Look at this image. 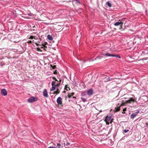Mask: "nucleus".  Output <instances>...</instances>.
Listing matches in <instances>:
<instances>
[{
  "instance_id": "1",
  "label": "nucleus",
  "mask_w": 148,
  "mask_h": 148,
  "mask_svg": "<svg viewBox=\"0 0 148 148\" xmlns=\"http://www.w3.org/2000/svg\"><path fill=\"white\" fill-rule=\"evenodd\" d=\"M103 56H111V57H115L117 58H121V57L120 56L118 55H114L113 54H110L108 53H107L104 54H101L100 56H99L97 57V58H99L100 59H101L103 57Z\"/></svg>"
},
{
  "instance_id": "2",
  "label": "nucleus",
  "mask_w": 148,
  "mask_h": 148,
  "mask_svg": "<svg viewBox=\"0 0 148 148\" xmlns=\"http://www.w3.org/2000/svg\"><path fill=\"white\" fill-rule=\"evenodd\" d=\"M135 100L132 98H130L128 100L126 101L125 102H124L123 101H122V103L119 106L120 107L124 105L125 103H134Z\"/></svg>"
},
{
  "instance_id": "3",
  "label": "nucleus",
  "mask_w": 148,
  "mask_h": 148,
  "mask_svg": "<svg viewBox=\"0 0 148 148\" xmlns=\"http://www.w3.org/2000/svg\"><path fill=\"white\" fill-rule=\"evenodd\" d=\"M123 23V22H122L121 21L119 20V22L115 23L114 25L116 26H119V28L121 29L122 28V25Z\"/></svg>"
},
{
  "instance_id": "4",
  "label": "nucleus",
  "mask_w": 148,
  "mask_h": 148,
  "mask_svg": "<svg viewBox=\"0 0 148 148\" xmlns=\"http://www.w3.org/2000/svg\"><path fill=\"white\" fill-rule=\"evenodd\" d=\"M37 100V98L36 97H32L28 100V101L30 103H32L36 101Z\"/></svg>"
},
{
  "instance_id": "5",
  "label": "nucleus",
  "mask_w": 148,
  "mask_h": 148,
  "mask_svg": "<svg viewBox=\"0 0 148 148\" xmlns=\"http://www.w3.org/2000/svg\"><path fill=\"white\" fill-rule=\"evenodd\" d=\"M111 117L110 116H107L106 117L105 119V121L106 122V124L107 125H109V122L110 121Z\"/></svg>"
},
{
  "instance_id": "6",
  "label": "nucleus",
  "mask_w": 148,
  "mask_h": 148,
  "mask_svg": "<svg viewBox=\"0 0 148 148\" xmlns=\"http://www.w3.org/2000/svg\"><path fill=\"white\" fill-rule=\"evenodd\" d=\"M1 93L2 95L3 96H5L7 94V92L5 89H3L1 90Z\"/></svg>"
},
{
  "instance_id": "7",
  "label": "nucleus",
  "mask_w": 148,
  "mask_h": 148,
  "mask_svg": "<svg viewBox=\"0 0 148 148\" xmlns=\"http://www.w3.org/2000/svg\"><path fill=\"white\" fill-rule=\"evenodd\" d=\"M57 102L58 105H62V98L61 97H58L57 100Z\"/></svg>"
},
{
  "instance_id": "8",
  "label": "nucleus",
  "mask_w": 148,
  "mask_h": 148,
  "mask_svg": "<svg viewBox=\"0 0 148 148\" xmlns=\"http://www.w3.org/2000/svg\"><path fill=\"white\" fill-rule=\"evenodd\" d=\"M139 113V111H138L132 114L130 116V118L132 119H133Z\"/></svg>"
},
{
  "instance_id": "9",
  "label": "nucleus",
  "mask_w": 148,
  "mask_h": 148,
  "mask_svg": "<svg viewBox=\"0 0 148 148\" xmlns=\"http://www.w3.org/2000/svg\"><path fill=\"white\" fill-rule=\"evenodd\" d=\"M43 95L46 97H48V95L46 89H45L43 92Z\"/></svg>"
},
{
  "instance_id": "10",
  "label": "nucleus",
  "mask_w": 148,
  "mask_h": 148,
  "mask_svg": "<svg viewBox=\"0 0 148 148\" xmlns=\"http://www.w3.org/2000/svg\"><path fill=\"white\" fill-rule=\"evenodd\" d=\"M87 94L88 95H91L93 94V90L91 88L89 89L87 92Z\"/></svg>"
},
{
  "instance_id": "11",
  "label": "nucleus",
  "mask_w": 148,
  "mask_h": 148,
  "mask_svg": "<svg viewBox=\"0 0 148 148\" xmlns=\"http://www.w3.org/2000/svg\"><path fill=\"white\" fill-rule=\"evenodd\" d=\"M73 2L76 3L77 4H80L81 3L79 0H73Z\"/></svg>"
},
{
  "instance_id": "12",
  "label": "nucleus",
  "mask_w": 148,
  "mask_h": 148,
  "mask_svg": "<svg viewBox=\"0 0 148 148\" xmlns=\"http://www.w3.org/2000/svg\"><path fill=\"white\" fill-rule=\"evenodd\" d=\"M52 85H53L54 86H58L59 85V84H56V82H55L53 81L52 82Z\"/></svg>"
},
{
  "instance_id": "13",
  "label": "nucleus",
  "mask_w": 148,
  "mask_h": 148,
  "mask_svg": "<svg viewBox=\"0 0 148 148\" xmlns=\"http://www.w3.org/2000/svg\"><path fill=\"white\" fill-rule=\"evenodd\" d=\"M47 38L48 39L50 40H53V38L51 37V36L50 35H48L47 36Z\"/></svg>"
},
{
  "instance_id": "14",
  "label": "nucleus",
  "mask_w": 148,
  "mask_h": 148,
  "mask_svg": "<svg viewBox=\"0 0 148 148\" xmlns=\"http://www.w3.org/2000/svg\"><path fill=\"white\" fill-rule=\"evenodd\" d=\"M120 107L118 108V107H116L115 108V109L114 110V112H118V111H119L120 110Z\"/></svg>"
},
{
  "instance_id": "15",
  "label": "nucleus",
  "mask_w": 148,
  "mask_h": 148,
  "mask_svg": "<svg viewBox=\"0 0 148 148\" xmlns=\"http://www.w3.org/2000/svg\"><path fill=\"white\" fill-rule=\"evenodd\" d=\"M52 88L50 89L51 91H53L54 90H55L56 89V86H54L53 85H52Z\"/></svg>"
},
{
  "instance_id": "16",
  "label": "nucleus",
  "mask_w": 148,
  "mask_h": 148,
  "mask_svg": "<svg viewBox=\"0 0 148 148\" xmlns=\"http://www.w3.org/2000/svg\"><path fill=\"white\" fill-rule=\"evenodd\" d=\"M74 93L73 92L69 93L68 95V97L69 98H70V97H71L73 95H74Z\"/></svg>"
},
{
  "instance_id": "17",
  "label": "nucleus",
  "mask_w": 148,
  "mask_h": 148,
  "mask_svg": "<svg viewBox=\"0 0 148 148\" xmlns=\"http://www.w3.org/2000/svg\"><path fill=\"white\" fill-rule=\"evenodd\" d=\"M60 93L59 91V89H57V90L54 92L53 94H58Z\"/></svg>"
},
{
  "instance_id": "18",
  "label": "nucleus",
  "mask_w": 148,
  "mask_h": 148,
  "mask_svg": "<svg viewBox=\"0 0 148 148\" xmlns=\"http://www.w3.org/2000/svg\"><path fill=\"white\" fill-rule=\"evenodd\" d=\"M106 4L109 7H111V6H112V5L110 3H109V2H107L106 3Z\"/></svg>"
},
{
  "instance_id": "19",
  "label": "nucleus",
  "mask_w": 148,
  "mask_h": 148,
  "mask_svg": "<svg viewBox=\"0 0 148 148\" xmlns=\"http://www.w3.org/2000/svg\"><path fill=\"white\" fill-rule=\"evenodd\" d=\"M81 99L82 100V101L83 102H85V101H86V100H87V99H85L83 97H82L81 98Z\"/></svg>"
},
{
  "instance_id": "20",
  "label": "nucleus",
  "mask_w": 148,
  "mask_h": 148,
  "mask_svg": "<svg viewBox=\"0 0 148 148\" xmlns=\"http://www.w3.org/2000/svg\"><path fill=\"white\" fill-rule=\"evenodd\" d=\"M86 95V93L84 92H82L81 94V96H83Z\"/></svg>"
},
{
  "instance_id": "21",
  "label": "nucleus",
  "mask_w": 148,
  "mask_h": 148,
  "mask_svg": "<svg viewBox=\"0 0 148 148\" xmlns=\"http://www.w3.org/2000/svg\"><path fill=\"white\" fill-rule=\"evenodd\" d=\"M113 79L112 78H111L108 77L107 80V81H111Z\"/></svg>"
},
{
  "instance_id": "22",
  "label": "nucleus",
  "mask_w": 148,
  "mask_h": 148,
  "mask_svg": "<svg viewBox=\"0 0 148 148\" xmlns=\"http://www.w3.org/2000/svg\"><path fill=\"white\" fill-rule=\"evenodd\" d=\"M36 49L37 51H41V50H40V48L39 47H37Z\"/></svg>"
},
{
  "instance_id": "23",
  "label": "nucleus",
  "mask_w": 148,
  "mask_h": 148,
  "mask_svg": "<svg viewBox=\"0 0 148 148\" xmlns=\"http://www.w3.org/2000/svg\"><path fill=\"white\" fill-rule=\"evenodd\" d=\"M52 78L53 80H54L56 81H58L56 79L55 77H53Z\"/></svg>"
},
{
  "instance_id": "24",
  "label": "nucleus",
  "mask_w": 148,
  "mask_h": 148,
  "mask_svg": "<svg viewBox=\"0 0 148 148\" xmlns=\"http://www.w3.org/2000/svg\"><path fill=\"white\" fill-rule=\"evenodd\" d=\"M129 130H124V132H125V133H126V132H128V131H129Z\"/></svg>"
},
{
  "instance_id": "25",
  "label": "nucleus",
  "mask_w": 148,
  "mask_h": 148,
  "mask_svg": "<svg viewBox=\"0 0 148 148\" xmlns=\"http://www.w3.org/2000/svg\"><path fill=\"white\" fill-rule=\"evenodd\" d=\"M46 47L45 46H44L43 45H42V46L40 47L41 48H43V47L44 48V49H45V47Z\"/></svg>"
},
{
  "instance_id": "26",
  "label": "nucleus",
  "mask_w": 148,
  "mask_h": 148,
  "mask_svg": "<svg viewBox=\"0 0 148 148\" xmlns=\"http://www.w3.org/2000/svg\"><path fill=\"white\" fill-rule=\"evenodd\" d=\"M32 42V41L31 40H29L27 41V43H31Z\"/></svg>"
},
{
  "instance_id": "27",
  "label": "nucleus",
  "mask_w": 148,
  "mask_h": 148,
  "mask_svg": "<svg viewBox=\"0 0 148 148\" xmlns=\"http://www.w3.org/2000/svg\"><path fill=\"white\" fill-rule=\"evenodd\" d=\"M57 146L58 147H60L61 146V144L60 143L57 144Z\"/></svg>"
},
{
  "instance_id": "28",
  "label": "nucleus",
  "mask_w": 148,
  "mask_h": 148,
  "mask_svg": "<svg viewBox=\"0 0 148 148\" xmlns=\"http://www.w3.org/2000/svg\"><path fill=\"white\" fill-rule=\"evenodd\" d=\"M126 108H125L123 110V112H124L125 111H126Z\"/></svg>"
},
{
  "instance_id": "29",
  "label": "nucleus",
  "mask_w": 148,
  "mask_h": 148,
  "mask_svg": "<svg viewBox=\"0 0 148 148\" xmlns=\"http://www.w3.org/2000/svg\"><path fill=\"white\" fill-rule=\"evenodd\" d=\"M33 37L32 36H31V37L29 38V39H33Z\"/></svg>"
},
{
  "instance_id": "30",
  "label": "nucleus",
  "mask_w": 148,
  "mask_h": 148,
  "mask_svg": "<svg viewBox=\"0 0 148 148\" xmlns=\"http://www.w3.org/2000/svg\"><path fill=\"white\" fill-rule=\"evenodd\" d=\"M35 44L37 46H38L39 45V44H38L37 43H35Z\"/></svg>"
},
{
  "instance_id": "31",
  "label": "nucleus",
  "mask_w": 148,
  "mask_h": 148,
  "mask_svg": "<svg viewBox=\"0 0 148 148\" xmlns=\"http://www.w3.org/2000/svg\"><path fill=\"white\" fill-rule=\"evenodd\" d=\"M48 148H55L54 147H48Z\"/></svg>"
},
{
  "instance_id": "32",
  "label": "nucleus",
  "mask_w": 148,
  "mask_h": 148,
  "mask_svg": "<svg viewBox=\"0 0 148 148\" xmlns=\"http://www.w3.org/2000/svg\"><path fill=\"white\" fill-rule=\"evenodd\" d=\"M61 82V80H59V83L58 84H60V83Z\"/></svg>"
},
{
  "instance_id": "33",
  "label": "nucleus",
  "mask_w": 148,
  "mask_h": 148,
  "mask_svg": "<svg viewBox=\"0 0 148 148\" xmlns=\"http://www.w3.org/2000/svg\"><path fill=\"white\" fill-rule=\"evenodd\" d=\"M102 112V110H100V112Z\"/></svg>"
},
{
  "instance_id": "34",
  "label": "nucleus",
  "mask_w": 148,
  "mask_h": 148,
  "mask_svg": "<svg viewBox=\"0 0 148 148\" xmlns=\"http://www.w3.org/2000/svg\"><path fill=\"white\" fill-rule=\"evenodd\" d=\"M122 113H124V112H122Z\"/></svg>"
},
{
  "instance_id": "35",
  "label": "nucleus",
  "mask_w": 148,
  "mask_h": 148,
  "mask_svg": "<svg viewBox=\"0 0 148 148\" xmlns=\"http://www.w3.org/2000/svg\"><path fill=\"white\" fill-rule=\"evenodd\" d=\"M68 88H67V89H68Z\"/></svg>"
},
{
  "instance_id": "36",
  "label": "nucleus",
  "mask_w": 148,
  "mask_h": 148,
  "mask_svg": "<svg viewBox=\"0 0 148 148\" xmlns=\"http://www.w3.org/2000/svg\"><path fill=\"white\" fill-rule=\"evenodd\" d=\"M68 88H67V89H68Z\"/></svg>"
},
{
  "instance_id": "37",
  "label": "nucleus",
  "mask_w": 148,
  "mask_h": 148,
  "mask_svg": "<svg viewBox=\"0 0 148 148\" xmlns=\"http://www.w3.org/2000/svg\"><path fill=\"white\" fill-rule=\"evenodd\" d=\"M66 89L67 90H68V89Z\"/></svg>"
},
{
  "instance_id": "38",
  "label": "nucleus",
  "mask_w": 148,
  "mask_h": 148,
  "mask_svg": "<svg viewBox=\"0 0 148 148\" xmlns=\"http://www.w3.org/2000/svg\"><path fill=\"white\" fill-rule=\"evenodd\" d=\"M75 97H73V98H75Z\"/></svg>"
}]
</instances>
